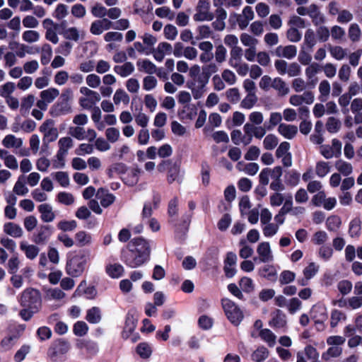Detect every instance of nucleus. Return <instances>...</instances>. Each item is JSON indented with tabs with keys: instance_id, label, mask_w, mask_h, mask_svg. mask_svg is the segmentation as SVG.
<instances>
[{
	"instance_id": "f257e3e1",
	"label": "nucleus",
	"mask_w": 362,
	"mask_h": 362,
	"mask_svg": "<svg viewBox=\"0 0 362 362\" xmlns=\"http://www.w3.org/2000/svg\"><path fill=\"white\" fill-rule=\"evenodd\" d=\"M151 247L143 237L134 238L121 250L120 259L128 267H139L150 259Z\"/></svg>"
},
{
	"instance_id": "f03ea898",
	"label": "nucleus",
	"mask_w": 362,
	"mask_h": 362,
	"mask_svg": "<svg viewBox=\"0 0 362 362\" xmlns=\"http://www.w3.org/2000/svg\"><path fill=\"white\" fill-rule=\"evenodd\" d=\"M90 252L88 250H80L67 254L65 270L71 277H78L86 269L89 259Z\"/></svg>"
},
{
	"instance_id": "7ed1b4c3",
	"label": "nucleus",
	"mask_w": 362,
	"mask_h": 362,
	"mask_svg": "<svg viewBox=\"0 0 362 362\" xmlns=\"http://www.w3.org/2000/svg\"><path fill=\"white\" fill-rule=\"evenodd\" d=\"M18 303L22 308H30L40 310L42 308V299L41 292L34 288H27L18 296Z\"/></svg>"
},
{
	"instance_id": "20e7f679",
	"label": "nucleus",
	"mask_w": 362,
	"mask_h": 362,
	"mask_svg": "<svg viewBox=\"0 0 362 362\" xmlns=\"http://www.w3.org/2000/svg\"><path fill=\"white\" fill-rule=\"evenodd\" d=\"M70 349V344L65 339H57L54 340L49 346L47 355L54 362L62 361L65 355Z\"/></svg>"
},
{
	"instance_id": "39448f33",
	"label": "nucleus",
	"mask_w": 362,
	"mask_h": 362,
	"mask_svg": "<svg viewBox=\"0 0 362 362\" xmlns=\"http://www.w3.org/2000/svg\"><path fill=\"white\" fill-rule=\"evenodd\" d=\"M222 306L230 322L234 325L238 326L243 319V314L241 310L234 302L228 298L222 300Z\"/></svg>"
},
{
	"instance_id": "423d86ee",
	"label": "nucleus",
	"mask_w": 362,
	"mask_h": 362,
	"mask_svg": "<svg viewBox=\"0 0 362 362\" xmlns=\"http://www.w3.org/2000/svg\"><path fill=\"white\" fill-rule=\"evenodd\" d=\"M210 2L209 0H199L196 6V13L193 16L195 21H211L214 15L210 11Z\"/></svg>"
},
{
	"instance_id": "0eeeda50",
	"label": "nucleus",
	"mask_w": 362,
	"mask_h": 362,
	"mask_svg": "<svg viewBox=\"0 0 362 362\" xmlns=\"http://www.w3.org/2000/svg\"><path fill=\"white\" fill-rule=\"evenodd\" d=\"M167 170V180L169 183L174 181H180V168L176 162L170 160L163 161L160 163V168Z\"/></svg>"
},
{
	"instance_id": "6e6552de",
	"label": "nucleus",
	"mask_w": 362,
	"mask_h": 362,
	"mask_svg": "<svg viewBox=\"0 0 362 362\" xmlns=\"http://www.w3.org/2000/svg\"><path fill=\"white\" fill-rule=\"evenodd\" d=\"M257 252L261 262H270L274 259L271 247L268 242H262L259 243L257 248Z\"/></svg>"
},
{
	"instance_id": "1a4fd4ad",
	"label": "nucleus",
	"mask_w": 362,
	"mask_h": 362,
	"mask_svg": "<svg viewBox=\"0 0 362 362\" xmlns=\"http://www.w3.org/2000/svg\"><path fill=\"white\" fill-rule=\"evenodd\" d=\"M77 348L85 350V353L88 358H92L98 352V346L96 342L87 340L80 339L76 344Z\"/></svg>"
},
{
	"instance_id": "9d476101",
	"label": "nucleus",
	"mask_w": 362,
	"mask_h": 362,
	"mask_svg": "<svg viewBox=\"0 0 362 362\" xmlns=\"http://www.w3.org/2000/svg\"><path fill=\"white\" fill-rule=\"evenodd\" d=\"M215 21L212 23V27L215 30L223 31L226 28L227 12L223 8H216L215 11Z\"/></svg>"
},
{
	"instance_id": "9b49d317",
	"label": "nucleus",
	"mask_w": 362,
	"mask_h": 362,
	"mask_svg": "<svg viewBox=\"0 0 362 362\" xmlns=\"http://www.w3.org/2000/svg\"><path fill=\"white\" fill-rule=\"evenodd\" d=\"M310 315L315 322L320 323L327 317V308L322 303H318L314 305L310 310Z\"/></svg>"
},
{
	"instance_id": "f8f14e48",
	"label": "nucleus",
	"mask_w": 362,
	"mask_h": 362,
	"mask_svg": "<svg viewBox=\"0 0 362 362\" xmlns=\"http://www.w3.org/2000/svg\"><path fill=\"white\" fill-rule=\"evenodd\" d=\"M71 112V107L69 103L58 101L54 104L50 110L49 114L53 117H59L60 115H64Z\"/></svg>"
},
{
	"instance_id": "ddd939ff",
	"label": "nucleus",
	"mask_w": 362,
	"mask_h": 362,
	"mask_svg": "<svg viewBox=\"0 0 362 362\" xmlns=\"http://www.w3.org/2000/svg\"><path fill=\"white\" fill-rule=\"evenodd\" d=\"M202 74L197 78L202 80V84H207L211 76L218 71V66L215 62L205 64L202 68Z\"/></svg>"
},
{
	"instance_id": "4468645a",
	"label": "nucleus",
	"mask_w": 362,
	"mask_h": 362,
	"mask_svg": "<svg viewBox=\"0 0 362 362\" xmlns=\"http://www.w3.org/2000/svg\"><path fill=\"white\" fill-rule=\"evenodd\" d=\"M277 131L279 134L286 139H293L298 133V127L296 125L281 123L278 126Z\"/></svg>"
},
{
	"instance_id": "2eb2a0df",
	"label": "nucleus",
	"mask_w": 362,
	"mask_h": 362,
	"mask_svg": "<svg viewBox=\"0 0 362 362\" xmlns=\"http://www.w3.org/2000/svg\"><path fill=\"white\" fill-rule=\"evenodd\" d=\"M86 286V280H83L74 292V296L86 295V298L94 299L97 295V290L94 286Z\"/></svg>"
},
{
	"instance_id": "dca6fc26",
	"label": "nucleus",
	"mask_w": 362,
	"mask_h": 362,
	"mask_svg": "<svg viewBox=\"0 0 362 362\" xmlns=\"http://www.w3.org/2000/svg\"><path fill=\"white\" fill-rule=\"evenodd\" d=\"M308 16L311 18L313 23L317 26L325 22V17L320 11L319 6L315 4L310 5Z\"/></svg>"
},
{
	"instance_id": "f3484780",
	"label": "nucleus",
	"mask_w": 362,
	"mask_h": 362,
	"mask_svg": "<svg viewBox=\"0 0 362 362\" xmlns=\"http://www.w3.org/2000/svg\"><path fill=\"white\" fill-rule=\"evenodd\" d=\"M276 54L279 57H281L287 59H292L297 54V47L293 45L286 46L280 45L276 49Z\"/></svg>"
},
{
	"instance_id": "a211bd4d",
	"label": "nucleus",
	"mask_w": 362,
	"mask_h": 362,
	"mask_svg": "<svg viewBox=\"0 0 362 362\" xmlns=\"http://www.w3.org/2000/svg\"><path fill=\"white\" fill-rule=\"evenodd\" d=\"M152 9L150 0H136L134 4V13L140 16L151 13Z\"/></svg>"
},
{
	"instance_id": "6ab92c4d",
	"label": "nucleus",
	"mask_w": 362,
	"mask_h": 362,
	"mask_svg": "<svg viewBox=\"0 0 362 362\" xmlns=\"http://www.w3.org/2000/svg\"><path fill=\"white\" fill-rule=\"evenodd\" d=\"M236 168L240 172H243L245 174L253 176L257 174L259 169V166L256 163H245L240 161L236 165Z\"/></svg>"
},
{
	"instance_id": "aec40b11",
	"label": "nucleus",
	"mask_w": 362,
	"mask_h": 362,
	"mask_svg": "<svg viewBox=\"0 0 362 362\" xmlns=\"http://www.w3.org/2000/svg\"><path fill=\"white\" fill-rule=\"evenodd\" d=\"M52 228L48 225L41 226L37 235L34 237V242L36 244L45 243L52 235Z\"/></svg>"
},
{
	"instance_id": "412c9836",
	"label": "nucleus",
	"mask_w": 362,
	"mask_h": 362,
	"mask_svg": "<svg viewBox=\"0 0 362 362\" xmlns=\"http://www.w3.org/2000/svg\"><path fill=\"white\" fill-rule=\"evenodd\" d=\"M38 211L41 214L40 218L43 222H51L54 218V213L51 206L48 204H42L38 206Z\"/></svg>"
},
{
	"instance_id": "4be33fe9",
	"label": "nucleus",
	"mask_w": 362,
	"mask_h": 362,
	"mask_svg": "<svg viewBox=\"0 0 362 362\" xmlns=\"http://www.w3.org/2000/svg\"><path fill=\"white\" fill-rule=\"evenodd\" d=\"M137 320L133 315H127L125 320L124 327L122 333L124 339H128L134 331L136 327Z\"/></svg>"
},
{
	"instance_id": "5701e85b",
	"label": "nucleus",
	"mask_w": 362,
	"mask_h": 362,
	"mask_svg": "<svg viewBox=\"0 0 362 362\" xmlns=\"http://www.w3.org/2000/svg\"><path fill=\"white\" fill-rule=\"evenodd\" d=\"M343 353V349L341 346H332L327 349L326 351L322 354V358L325 362H329L333 358H338L341 356Z\"/></svg>"
},
{
	"instance_id": "b1692460",
	"label": "nucleus",
	"mask_w": 362,
	"mask_h": 362,
	"mask_svg": "<svg viewBox=\"0 0 362 362\" xmlns=\"http://www.w3.org/2000/svg\"><path fill=\"white\" fill-rule=\"evenodd\" d=\"M4 231L7 235L13 238H21L23 235V230L20 226L12 222H8L4 224Z\"/></svg>"
},
{
	"instance_id": "393cba45",
	"label": "nucleus",
	"mask_w": 362,
	"mask_h": 362,
	"mask_svg": "<svg viewBox=\"0 0 362 362\" xmlns=\"http://www.w3.org/2000/svg\"><path fill=\"white\" fill-rule=\"evenodd\" d=\"M273 88L277 91L279 96H285L290 91L286 83L279 77H276L273 79Z\"/></svg>"
},
{
	"instance_id": "a878e982",
	"label": "nucleus",
	"mask_w": 362,
	"mask_h": 362,
	"mask_svg": "<svg viewBox=\"0 0 362 362\" xmlns=\"http://www.w3.org/2000/svg\"><path fill=\"white\" fill-rule=\"evenodd\" d=\"M348 36L351 42L355 43L361 40L362 31L356 23H351L348 28Z\"/></svg>"
},
{
	"instance_id": "bb28decb",
	"label": "nucleus",
	"mask_w": 362,
	"mask_h": 362,
	"mask_svg": "<svg viewBox=\"0 0 362 362\" xmlns=\"http://www.w3.org/2000/svg\"><path fill=\"white\" fill-rule=\"evenodd\" d=\"M201 81H203L197 78L195 82H191L188 84V87L191 89L194 99L201 98L204 94V88L206 84H202Z\"/></svg>"
},
{
	"instance_id": "cd10ccee",
	"label": "nucleus",
	"mask_w": 362,
	"mask_h": 362,
	"mask_svg": "<svg viewBox=\"0 0 362 362\" xmlns=\"http://www.w3.org/2000/svg\"><path fill=\"white\" fill-rule=\"evenodd\" d=\"M318 90L320 93L319 100L321 102H325L329 97L331 86L330 83L327 80H322L320 81L318 86Z\"/></svg>"
},
{
	"instance_id": "c85d7f7f",
	"label": "nucleus",
	"mask_w": 362,
	"mask_h": 362,
	"mask_svg": "<svg viewBox=\"0 0 362 362\" xmlns=\"http://www.w3.org/2000/svg\"><path fill=\"white\" fill-rule=\"evenodd\" d=\"M243 52L242 48H235V49H230V58L228 60V64L232 68L236 66L238 64L243 63Z\"/></svg>"
},
{
	"instance_id": "c756f323",
	"label": "nucleus",
	"mask_w": 362,
	"mask_h": 362,
	"mask_svg": "<svg viewBox=\"0 0 362 362\" xmlns=\"http://www.w3.org/2000/svg\"><path fill=\"white\" fill-rule=\"evenodd\" d=\"M105 272L112 279H117L122 276L123 267L119 264H110L106 266Z\"/></svg>"
},
{
	"instance_id": "7c9ffc66",
	"label": "nucleus",
	"mask_w": 362,
	"mask_h": 362,
	"mask_svg": "<svg viewBox=\"0 0 362 362\" xmlns=\"http://www.w3.org/2000/svg\"><path fill=\"white\" fill-rule=\"evenodd\" d=\"M20 249L25 252L26 257L30 259H35L40 251L37 246L34 245H27L25 242L21 243Z\"/></svg>"
},
{
	"instance_id": "2f4dec72",
	"label": "nucleus",
	"mask_w": 362,
	"mask_h": 362,
	"mask_svg": "<svg viewBox=\"0 0 362 362\" xmlns=\"http://www.w3.org/2000/svg\"><path fill=\"white\" fill-rule=\"evenodd\" d=\"M86 320L91 324H97L101 320V312L98 307H93L87 310Z\"/></svg>"
},
{
	"instance_id": "473e14b6",
	"label": "nucleus",
	"mask_w": 362,
	"mask_h": 362,
	"mask_svg": "<svg viewBox=\"0 0 362 362\" xmlns=\"http://www.w3.org/2000/svg\"><path fill=\"white\" fill-rule=\"evenodd\" d=\"M286 325V316L281 310H278L270 321V325L276 328H283Z\"/></svg>"
},
{
	"instance_id": "72a5a7b5",
	"label": "nucleus",
	"mask_w": 362,
	"mask_h": 362,
	"mask_svg": "<svg viewBox=\"0 0 362 362\" xmlns=\"http://www.w3.org/2000/svg\"><path fill=\"white\" fill-rule=\"evenodd\" d=\"M333 249L329 245H322L317 250L318 258L323 262H329L333 256Z\"/></svg>"
},
{
	"instance_id": "f704fd0d",
	"label": "nucleus",
	"mask_w": 362,
	"mask_h": 362,
	"mask_svg": "<svg viewBox=\"0 0 362 362\" xmlns=\"http://www.w3.org/2000/svg\"><path fill=\"white\" fill-rule=\"evenodd\" d=\"M335 168L338 172L344 176H349L353 172V166L350 163L343 160H338L335 163Z\"/></svg>"
},
{
	"instance_id": "c9c22d12",
	"label": "nucleus",
	"mask_w": 362,
	"mask_h": 362,
	"mask_svg": "<svg viewBox=\"0 0 362 362\" xmlns=\"http://www.w3.org/2000/svg\"><path fill=\"white\" fill-rule=\"evenodd\" d=\"M136 352L141 358L148 359L152 354V349L148 343L141 342L136 346Z\"/></svg>"
},
{
	"instance_id": "e433bc0d",
	"label": "nucleus",
	"mask_w": 362,
	"mask_h": 362,
	"mask_svg": "<svg viewBox=\"0 0 362 362\" xmlns=\"http://www.w3.org/2000/svg\"><path fill=\"white\" fill-rule=\"evenodd\" d=\"M316 43L317 37L315 33L311 28L307 29L304 35V45L307 46L310 51H312Z\"/></svg>"
},
{
	"instance_id": "4c0bfd02",
	"label": "nucleus",
	"mask_w": 362,
	"mask_h": 362,
	"mask_svg": "<svg viewBox=\"0 0 362 362\" xmlns=\"http://www.w3.org/2000/svg\"><path fill=\"white\" fill-rule=\"evenodd\" d=\"M91 235L83 230L78 231L75 235L76 244L78 247H83L91 243Z\"/></svg>"
},
{
	"instance_id": "58836bf2",
	"label": "nucleus",
	"mask_w": 362,
	"mask_h": 362,
	"mask_svg": "<svg viewBox=\"0 0 362 362\" xmlns=\"http://www.w3.org/2000/svg\"><path fill=\"white\" fill-rule=\"evenodd\" d=\"M258 98L256 93L247 94L240 102V107L243 109L250 110L257 103Z\"/></svg>"
},
{
	"instance_id": "ea45409f",
	"label": "nucleus",
	"mask_w": 362,
	"mask_h": 362,
	"mask_svg": "<svg viewBox=\"0 0 362 362\" xmlns=\"http://www.w3.org/2000/svg\"><path fill=\"white\" fill-rule=\"evenodd\" d=\"M58 137V131L57 128L52 127L49 129L42 139V145L41 150L44 151V147H47V143L54 141Z\"/></svg>"
},
{
	"instance_id": "a19ab883",
	"label": "nucleus",
	"mask_w": 362,
	"mask_h": 362,
	"mask_svg": "<svg viewBox=\"0 0 362 362\" xmlns=\"http://www.w3.org/2000/svg\"><path fill=\"white\" fill-rule=\"evenodd\" d=\"M341 123L340 120L334 117H329L325 124L327 130L331 134L338 132L341 129Z\"/></svg>"
},
{
	"instance_id": "79ce46f5",
	"label": "nucleus",
	"mask_w": 362,
	"mask_h": 362,
	"mask_svg": "<svg viewBox=\"0 0 362 362\" xmlns=\"http://www.w3.org/2000/svg\"><path fill=\"white\" fill-rule=\"evenodd\" d=\"M329 51L331 56L338 61L344 59L347 55L346 49L339 45L330 46Z\"/></svg>"
},
{
	"instance_id": "37998d69",
	"label": "nucleus",
	"mask_w": 362,
	"mask_h": 362,
	"mask_svg": "<svg viewBox=\"0 0 362 362\" xmlns=\"http://www.w3.org/2000/svg\"><path fill=\"white\" fill-rule=\"evenodd\" d=\"M269 356V351L264 346L258 347L251 355L255 362H263Z\"/></svg>"
},
{
	"instance_id": "c03bdc74",
	"label": "nucleus",
	"mask_w": 362,
	"mask_h": 362,
	"mask_svg": "<svg viewBox=\"0 0 362 362\" xmlns=\"http://www.w3.org/2000/svg\"><path fill=\"white\" fill-rule=\"evenodd\" d=\"M134 70V67L131 62H126L122 66H115L114 71L122 77L130 75Z\"/></svg>"
},
{
	"instance_id": "a18cd8bd",
	"label": "nucleus",
	"mask_w": 362,
	"mask_h": 362,
	"mask_svg": "<svg viewBox=\"0 0 362 362\" xmlns=\"http://www.w3.org/2000/svg\"><path fill=\"white\" fill-rule=\"evenodd\" d=\"M134 48L139 53H145L147 55L152 53L153 54L154 59L156 61H158V47L157 49L146 47H144L143 45L140 42H135L134 43Z\"/></svg>"
},
{
	"instance_id": "49530a36",
	"label": "nucleus",
	"mask_w": 362,
	"mask_h": 362,
	"mask_svg": "<svg viewBox=\"0 0 362 362\" xmlns=\"http://www.w3.org/2000/svg\"><path fill=\"white\" fill-rule=\"evenodd\" d=\"M59 95V91L55 88H50L40 93L41 98L47 103L52 102Z\"/></svg>"
},
{
	"instance_id": "de8ad7c7",
	"label": "nucleus",
	"mask_w": 362,
	"mask_h": 362,
	"mask_svg": "<svg viewBox=\"0 0 362 362\" xmlns=\"http://www.w3.org/2000/svg\"><path fill=\"white\" fill-rule=\"evenodd\" d=\"M278 143V137L273 134H269L263 140V146L266 150H273L277 146Z\"/></svg>"
},
{
	"instance_id": "09e8293b",
	"label": "nucleus",
	"mask_w": 362,
	"mask_h": 362,
	"mask_svg": "<svg viewBox=\"0 0 362 362\" xmlns=\"http://www.w3.org/2000/svg\"><path fill=\"white\" fill-rule=\"evenodd\" d=\"M330 171L329 163L325 161H318L315 165V173L319 177H325Z\"/></svg>"
},
{
	"instance_id": "8fccbe9b",
	"label": "nucleus",
	"mask_w": 362,
	"mask_h": 362,
	"mask_svg": "<svg viewBox=\"0 0 362 362\" xmlns=\"http://www.w3.org/2000/svg\"><path fill=\"white\" fill-rule=\"evenodd\" d=\"M256 125L247 122L243 126V132L245 133V145H248L251 143L252 137H254Z\"/></svg>"
},
{
	"instance_id": "3c124183",
	"label": "nucleus",
	"mask_w": 362,
	"mask_h": 362,
	"mask_svg": "<svg viewBox=\"0 0 362 362\" xmlns=\"http://www.w3.org/2000/svg\"><path fill=\"white\" fill-rule=\"evenodd\" d=\"M328 239V235L325 231L318 230L313 234L311 241L314 245H324L325 243H327Z\"/></svg>"
},
{
	"instance_id": "603ef678",
	"label": "nucleus",
	"mask_w": 362,
	"mask_h": 362,
	"mask_svg": "<svg viewBox=\"0 0 362 362\" xmlns=\"http://www.w3.org/2000/svg\"><path fill=\"white\" fill-rule=\"evenodd\" d=\"M259 336L262 340L268 344L269 346H273L276 343L275 334L269 329H263L259 332Z\"/></svg>"
},
{
	"instance_id": "864d4df0",
	"label": "nucleus",
	"mask_w": 362,
	"mask_h": 362,
	"mask_svg": "<svg viewBox=\"0 0 362 362\" xmlns=\"http://www.w3.org/2000/svg\"><path fill=\"white\" fill-rule=\"evenodd\" d=\"M88 331V326L83 321H77L73 327V332L77 337L85 336Z\"/></svg>"
},
{
	"instance_id": "5fc2aeb1",
	"label": "nucleus",
	"mask_w": 362,
	"mask_h": 362,
	"mask_svg": "<svg viewBox=\"0 0 362 362\" xmlns=\"http://www.w3.org/2000/svg\"><path fill=\"white\" fill-rule=\"evenodd\" d=\"M361 221L359 218H356L353 219L349 224V233L351 238L358 237L361 234Z\"/></svg>"
},
{
	"instance_id": "6e6d98bb",
	"label": "nucleus",
	"mask_w": 362,
	"mask_h": 362,
	"mask_svg": "<svg viewBox=\"0 0 362 362\" xmlns=\"http://www.w3.org/2000/svg\"><path fill=\"white\" fill-rule=\"evenodd\" d=\"M52 55V51L51 46L47 43L44 44L42 47L41 64L42 65L47 64L50 62Z\"/></svg>"
},
{
	"instance_id": "4d7b16f0",
	"label": "nucleus",
	"mask_w": 362,
	"mask_h": 362,
	"mask_svg": "<svg viewBox=\"0 0 362 362\" xmlns=\"http://www.w3.org/2000/svg\"><path fill=\"white\" fill-rule=\"evenodd\" d=\"M282 115L278 112H271L269 115V122L267 125V129L269 130H272L277 125H279L281 123L282 120Z\"/></svg>"
},
{
	"instance_id": "13d9d810",
	"label": "nucleus",
	"mask_w": 362,
	"mask_h": 362,
	"mask_svg": "<svg viewBox=\"0 0 362 362\" xmlns=\"http://www.w3.org/2000/svg\"><path fill=\"white\" fill-rule=\"evenodd\" d=\"M2 144L6 148L19 147L22 144L21 139H17L15 136L12 134L6 135L2 141Z\"/></svg>"
},
{
	"instance_id": "bf43d9fd",
	"label": "nucleus",
	"mask_w": 362,
	"mask_h": 362,
	"mask_svg": "<svg viewBox=\"0 0 362 362\" xmlns=\"http://www.w3.org/2000/svg\"><path fill=\"white\" fill-rule=\"evenodd\" d=\"M13 192L18 195H24L28 192V189L25 185V177L21 175L16 182Z\"/></svg>"
},
{
	"instance_id": "052dcab7",
	"label": "nucleus",
	"mask_w": 362,
	"mask_h": 362,
	"mask_svg": "<svg viewBox=\"0 0 362 362\" xmlns=\"http://www.w3.org/2000/svg\"><path fill=\"white\" fill-rule=\"evenodd\" d=\"M341 223V218L338 216H331L327 219L326 226L329 231H336Z\"/></svg>"
},
{
	"instance_id": "680f3d73",
	"label": "nucleus",
	"mask_w": 362,
	"mask_h": 362,
	"mask_svg": "<svg viewBox=\"0 0 362 362\" xmlns=\"http://www.w3.org/2000/svg\"><path fill=\"white\" fill-rule=\"evenodd\" d=\"M226 97L228 101L233 104L240 100V93L237 88H231L226 91Z\"/></svg>"
},
{
	"instance_id": "e2e57ef3",
	"label": "nucleus",
	"mask_w": 362,
	"mask_h": 362,
	"mask_svg": "<svg viewBox=\"0 0 362 362\" xmlns=\"http://www.w3.org/2000/svg\"><path fill=\"white\" fill-rule=\"evenodd\" d=\"M286 308L288 313L293 315L301 309L302 302L298 298H292L288 300Z\"/></svg>"
},
{
	"instance_id": "0e129e2a",
	"label": "nucleus",
	"mask_w": 362,
	"mask_h": 362,
	"mask_svg": "<svg viewBox=\"0 0 362 362\" xmlns=\"http://www.w3.org/2000/svg\"><path fill=\"white\" fill-rule=\"evenodd\" d=\"M351 95L347 93H344L339 96L338 103L341 108V112L344 114H346L349 112L348 106L349 104L351 105Z\"/></svg>"
},
{
	"instance_id": "69168bd1",
	"label": "nucleus",
	"mask_w": 362,
	"mask_h": 362,
	"mask_svg": "<svg viewBox=\"0 0 362 362\" xmlns=\"http://www.w3.org/2000/svg\"><path fill=\"white\" fill-rule=\"evenodd\" d=\"M319 265L315 262H310L304 269L303 275L307 279L313 278L319 271Z\"/></svg>"
},
{
	"instance_id": "338daca9",
	"label": "nucleus",
	"mask_w": 362,
	"mask_h": 362,
	"mask_svg": "<svg viewBox=\"0 0 362 362\" xmlns=\"http://www.w3.org/2000/svg\"><path fill=\"white\" fill-rule=\"evenodd\" d=\"M77 227V223L75 220L71 221H66L63 220L58 223L57 228L58 229L64 231H72L76 229Z\"/></svg>"
},
{
	"instance_id": "774afa93",
	"label": "nucleus",
	"mask_w": 362,
	"mask_h": 362,
	"mask_svg": "<svg viewBox=\"0 0 362 362\" xmlns=\"http://www.w3.org/2000/svg\"><path fill=\"white\" fill-rule=\"evenodd\" d=\"M30 346L28 344H23L21 347L16 351L13 356V359L15 362H22L26 355L30 352Z\"/></svg>"
}]
</instances>
